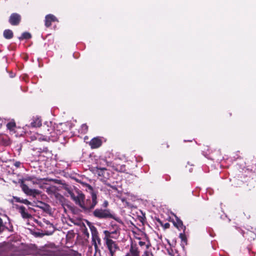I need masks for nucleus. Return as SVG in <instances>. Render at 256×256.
Returning <instances> with one entry per match:
<instances>
[{
    "label": "nucleus",
    "mask_w": 256,
    "mask_h": 256,
    "mask_svg": "<svg viewBox=\"0 0 256 256\" xmlns=\"http://www.w3.org/2000/svg\"><path fill=\"white\" fill-rule=\"evenodd\" d=\"M10 16H20L17 14L14 13V14H12V15Z\"/></svg>",
    "instance_id": "nucleus-33"
},
{
    "label": "nucleus",
    "mask_w": 256,
    "mask_h": 256,
    "mask_svg": "<svg viewBox=\"0 0 256 256\" xmlns=\"http://www.w3.org/2000/svg\"><path fill=\"white\" fill-rule=\"evenodd\" d=\"M93 215L100 219L114 218L113 214L108 209L96 208L93 212Z\"/></svg>",
    "instance_id": "nucleus-3"
},
{
    "label": "nucleus",
    "mask_w": 256,
    "mask_h": 256,
    "mask_svg": "<svg viewBox=\"0 0 256 256\" xmlns=\"http://www.w3.org/2000/svg\"><path fill=\"white\" fill-rule=\"evenodd\" d=\"M97 204V194L92 192V196H90V198H88L86 200H84L82 208L84 212H90L94 210Z\"/></svg>",
    "instance_id": "nucleus-1"
},
{
    "label": "nucleus",
    "mask_w": 256,
    "mask_h": 256,
    "mask_svg": "<svg viewBox=\"0 0 256 256\" xmlns=\"http://www.w3.org/2000/svg\"><path fill=\"white\" fill-rule=\"evenodd\" d=\"M114 169L116 171L120 172H125L126 171V166L124 164L117 166L116 167L113 166Z\"/></svg>",
    "instance_id": "nucleus-21"
},
{
    "label": "nucleus",
    "mask_w": 256,
    "mask_h": 256,
    "mask_svg": "<svg viewBox=\"0 0 256 256\" xmlns=\"http://www.w3.org/2000/svg\"><path fill=\"white\" fill-rule=\"evenodd\" d=\"M138 244L141 246H145L146 250L148 249L150 246V242L148 240L147 243L145 242L140 240L138 242Z\"/></svg>",
    "instance_id": "nucleus-24"
},
{
    "label": "nucleus",
    "mask_w": 256,
    "mask_h": 256,
    "mask_svg": "<svg viewBox=\"0 0 256 256\" xmlns=\"http://www.w3.org/2000/svg\"><path fill=\"white\" fill-rule=\"evenodd\" d=\"M40 192L38 190L36 189H30L28 196H32L34 197H36V196L39 195Z\"/></svg>",
    "instance_id": "nucleus-20"
},
{
    "label": "nucleus",
    "mask_w": 256,
    "mask_h": 256,
    "mask_svg": "<svg viewBox=\"0 0 256 256\" xmlns=\"http://www.w3.org/2000/svg\"><path fill=\"white\" fill-rule=\"evenodd\" d=\"M174 225L178 228H184V230L186 229V227L183 226L182 221L178 218L176 219V222H174Z\"/></svg>",
    "instance_id": "nucleus-19"
},
{
    "label": "nucleus",
    "mask_w": 256,
    "mask_h": 256,
    "mask_svg": "<svg viewBox=\"0 0 256 256\" xmlns=\"http://www.w3.org/2000/svg\"><path fill=\"white\" fill-rule=\"evenodd\" d=\"M105 243L110 252L111 256H114V253L120 250L117 244L114 240H108Z\"/></svg>",
    "instance_id": "nucleus-5"
},
{
    "label": "nucleus",
    "mask_w": 256,
    "mask_h": 256,
    "mask_svg": "<svg viewBox=\"0 0 256 256\" xmlns=\"http://www.w3.org/2000/svg\"><path fill=\"white\" fill-rule=\"evenodd\" d=\"M82 128L84 132H86L88 130V126L86 124H83L82 126Z\"/></svg>",
    "instance_id": "nucleus-29"
},
{
    "label": "nucleus",
    "mask_w": 256,
    "mask_h": 256,
    "mask_svg": "<svg viewBox=\"0 0 256 256\" xmlns=\"http://www.w3.org/2000/svg\"><path fill=\"white\" fill-rule=\"evenodd\" d=\"M180 239L182 240L184 242H186V236L184 234H182V233H180Z\"/></svg>",
    "instance_id": "nucleus-28"
},
{
    "label": "nucleus",
    "mask_w": 256,
    "mask_h": 256,
    "mask_svg": "<svg viewBox=\"0 0 256 256\" xmlns=\"http://www.w3.org/2000/svg\"><path fill=\"white\" fill-rule=\"evenodd\" d=\"M16 210H18V212L21 214L22 217L24 218H30L31 216L28 214V213L26 212V208L24 206H18L16 204L15 206Z\"/></svg>",
    "instance_id": "nucleus-7"
},
{
    "label": "nucleus",
    "mask_w": 256,
    "mask_h": 256,
    "mask_svg": "<svg viewBox=\"0 0 256 256\" xmlns=\"http://www.w3.org/2000/svg\"><path fill=\"white\" fill-rule=\"evenodd\" d=\"M13 32L10 30H6L4 32V36L6 39H10L13 37Z\"/></svg>",
    "instance_id": "nucleus-17"
},
{
    "label": "nucleus",
    "mask_w": 256,
    "mask_h": 256,
    "mask_svg": "<svg viewBox=\"0 0 256 256\" xmlns=\"http://www.w3.org/2000/svg\"><path fill=\"white\" fill-rule=\"evenodd\" d=\"M86 188H87V190H89L90 196H92V192L94 194H96V192L94 190L90 184H86Z\"/></svg>",
    "instance_id": "nucleus-26"
},
{
    "label": "nucleus",
    "mask_w": 256,
    "mask_h": 256,
    "mask_svg": "<svg viewBox=\"0 0 256 256\" xmlns=\"http://www.w3.org/2000/svg\"><path fill=\"white\" fill-rule=\"evenodd\" d=\"M7 128L12 130H14V128L16 127V124L14 122H10L6 124Z\"/></svg>",
    "instance_id": "nucleus-25"
},
{
    "label": "nucleus",
    "mask_w": 256,
    "mask_h": 256,
    "mask_svg": "<svg viewBox=\"0 0 256 256\" xmlns=\"http://www.w3.org/2000/svg\"><path fill=\"white\" fill-rule=\"evenodd\" d=\"M44 128H45L46 133L48 134V136H50V140L54 141L58 139V134H56L55 130H54L52 127H48V126H44Z\"/></svg>",
    "instance_id": "nucleus-6"
},
{
    "label": "nucleus",
    "mask_w": 256,
    "mask_h": 256,
    "mask_svg": "<svg viewBox=\"0 0 256 256\" xmlns=\"http://www.w3.org/2000/svg\"><path fill=\"white\" fill-rule=\"evenodd\" d=\"M72 199L81 208L85 200L84 194L80 190H76L74 192H69Z\"/></svg>",
    "instance_id": "nucleus-2"
},
{
    "label": "nucleus",
    "mask_w": 256,
    "mask_h": 256,
    "mask_svg": "<svg viewBox=\"0 0 256 256\" xmlns=\"http://www.w3.org/2000/svg\"><path fill=\"white\" fill-rule=\"evenodd\" d=\"M32 37V36L30 33L28 32H24L22 34V36L19 38L20 40L23 39H30Z\"/></svg>",
    "instance_id": "nucleus-22"
},
{
    "label": "nucleus",
    "mask_w": 256,
    "mask_h": 256,
    "mask_svg": "<svg viewBox=\"0 0 256 256\" xmlns=\"http://www.w3.org/2000/svg\"><path fill=\"white\" fill-rule=\"evenodd\" d=\"M57 19L56 17H46L45 19V26L46 27L50 26L52 22L56 21Z\"/></svg>",
    "instance_id": "nucleus-16"
},
{
    "label": "nucleus",
    "mask_w": 256,
    "mask_h": 256,
    "mask_svg": "<svg viewBox=\"0 0 256 256\" xmlns=\"http://www.w3.org/2000/svg\"><path fill=\"white\" fill-rule=\"evenodd\" d=\"M42 126V120L40 118L34 117L32 119V122L30 126L26 125V126H31L32 128L40 127Z\"/></svg>",
    "instance_id": "nucleus-9"
},
{
    "label": "nucleus",
    "mask_w": 256,
    "mask_h": 256,
    "mask_svg": "<svg viewBox=\"0 0 256 256\" xmlns=\"http://www.w3.org/2000/svg\"><path fill=\"white\" fill-rule=\"evenodd\" d=\"M22 190H23V192L27 195H28V194L30 192V190L31 189V188H28V186L26 184H22Z\"/></svg>",
    "instance_id": "nucleus-23"
},
{
    "label": "nucleus",
    "mask_w": 256,
    "mask_h": 256,
    "mask_svg": "<svg viewBox=\"0 0 256 256\" xmlns=\"http://www.w3.org/2000/svg\"><path fill=\"white\" fill-rule=\"evenodd\" d=\"M20 162H16L14 164L15 166L18 167L20 166Z\"/></svg>",
    "instance_id": "nucleus-31"
},
{
    "label": "nucleus",
    "mask_w": 256,
    "mask_h": 256,
    "mask_svg": "<svg viewBox=\"0 0 256 256\" xmlns=\"http://www.w3.org/2000/svg\"><path fill=\"white\" fill-rule=\"evenodd\" d=\"M69 256H82L81 254L76 251H72L70 253Z\"/></svg>",
    "instance_id": "nucleus-27"
},
{
    "label": "nucleus",
    "mask_w": 256,
    "mask_h": 256,
    "mask_svg": "<svg viewBox=\"0 0 256 256\" xmlns=\"http://www.w3.org/2000/svg\"><path fill=\"white\" fill-rule=\"evenodd\" d=\"M106 170V168H98L96 167L93 168L92 172L94 174H98V176L104 177V172Z\"/></svg>",
    "instance_id": "nucleus-12"
},
{
    "label": "nucleus",
    "mask_w": 256,
    "mask_h": 256,
    "mask_svg": "<svg viewBox=\"0 0 256 256\" xmlns=\"http://www.w3.org/2000/svg\"><path fill=\"white\" fill-rule=\"evenodd\" d=\"M20 20V17H10L8 22L12 26H18Z\"/></svg>",
    "instance_id": "nucleus-15"
},
{
    "label": "nucleus",
    "mask_w": 256,
    "mask_h": 256,
    "mask_svg": "<svg viewBox=\"0 0 256 256\" xmlns=\"http://www.w3.org/2000/svg\"><path fill=\"white\" fill-rule=\"evenodd\" d=\"M7 229L8 228L6 226V222H4L2 218H0V234Z\"/></svg>",
    "instance_id": "nucleus-18"
},
{
    "label": "nucleus",
    "mask_w": 256,
    "mask_h": 256,
    "mask_svg": "<svg viewBox=\"0 0 256 256\" xmlns=\"http://www.w3.org/2000/svg\"><path fill=\"white\" fill-rule=\"evenodd\" d=\"M108 205V202L107 201H104L103 204L104 207H107Z\"/></svg>",
    "instance_id": "nucleus-30"
},
{
    "label": "nucleus",
    "mask_w": 256,
    "mask_h": 256,
    "mask_svg": "<svg viewBox=\"0 0 256 256\" xmlns=\"http://www.w3.org/2000/svg\"><path fill=\"white\" fill-rule=\"evenodd\" d=\"M92 235V242L96 248H98L97 244H100V239L98 236V232L94 226L90 228Z\"/></svg>",
    "instance_id": "nucleus-4"
},
{
    "label": "nucleus",
    "mask_w": 256,
    "mask_h": 256,
    "mask_svg": "<svg viewBox=\"0 0 256 256\" xmlns=\"http://www.w3.org/2000/svg\"><path fill=\"white\" fill-rule=\"evenodd\" d=\"M46 16H54L52 14H47Z\"/></svg>",
    "instance_id": "nucleus-34"
},
{
    "label": "nucleus",
    "mask_w": 256,
    "mask_h": 256,
    "mask_svg": "<svg viewBox=\"0 0 256 256\" xmlns=\"http://www.w3.org/2000/svg\"><path fill=\"white\" fill-rule=\"evenodd\" d=\"M170 226V224L168 223H166L165 224H164V228H168Z\"/></svg>",
    "instance_id": "nucleus-32"
},
{
    "label": "nucleus",
    "mask_w": 256,
    "mask_h": 256,
    "mask_svg": "<svg viewBox=\"0 0 256 256\" xmlns=\"http://www.w3.org/2000/svg\"><path fill=\"white\" fill-rule=\"evenodd\" d=\"M102 144V140L98 138H93L89 142L92 148H99Z\"/></svg>",
    "instance_id": "nucleus-8"
},
{
    "label": "nucleus",
    "mask_w": 256,
    "mask_h": 256,
    "mask_svg": "<svg viewBox=\"0 0 256 256\" xmlns=\"http://www.w3.org/2000/svg\"><path fill=\"white\" fill-rule=\"evenodd\" d=\"M128 254L132 256H139L140 252L136 246L132 245L130 248V253Z\"/></svg>",
    "instance_id": "nucleus-14"
},
{
    "label": "nucleus",
    "mask_w": 256,
    "mask_h": 256,
    "mask_svg": "<svg viewBox=\"0 0 256 256\" xmlns=\"http://www.w3.org/2000/svg\"><path fill=\"white\" fill-rule=\"evenodd\" d=\"M14 202L24 204L26 205H31L32 204V203L28 200L21 198H20L16 196H13L12 199L10 200V202L12 204H14Z\"/></svg>",
    "instance_id": "nucleus-10"
},
{
    "label": "nucleus",
    "mask_w": 256,
    "mask_h": 256,
    "mask_svg": "<svg viewBox=\"0 0 256 256\" xmlns=\"http://www.w3.org/2000/svg\"><path fill=\"white\" fill-rule=\"evenodd\" d=\"M32 140H34V138H33V136H32Z\"/></svg>",
    "instance_id": "nucleus-35"
},
{
    "label": "nucleus",
    "mask_w": 256,
    "mask_h": 256,
    "mask_svg": "<svg viewBox=\"0 0 256 256\" xmlns=\"http://www.w3.org/2000/svg\"><path fill=\"white\" fill-rule=\"evenodd\" d=\"M48 134L46 133L45 129L44 130V134H36L35 137V140H38L40 141L44 140V141H49L50 140V136H48Z\"/></svg>",
    "instance_id": "nucleus-11"
},
{
    "label": "nucleus",
    "mask_w": 256,
    "mask_h": 256,
    "mask_svg": "<svg viewBox=\"0 0 256 256\" xmlns=\"http://www.w3.org/2000/svg\"><path fill=\"white\" fill-rule=\"evenodd\" d=\"M104 242H107L108 240H112V234H116V231H114L112 232H110L108 230H104Z\"/></svg>",
    "instance_id": "nucleus-13"
}]
</instances>
